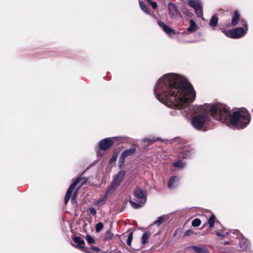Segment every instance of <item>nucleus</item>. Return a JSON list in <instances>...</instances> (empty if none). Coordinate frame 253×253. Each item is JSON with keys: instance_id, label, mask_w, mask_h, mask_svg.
I'll return each mask as SVG.
<instances>
[{"instance_id": "nucleus-10", "label": "nucleus", "mask_w": 253, "mask_h": 253, "mask_svg": "<svg viewBox=\"0 0 253 253\" xmlns=\"http://www.w3.org/2000/svg\"><path fill=\"white\" fill-rule=\"evenodd\" d=\"M74 242L77 245H76V247L82 250L83 251L88 253V251H87L86 249L84 247V241L83 240H82L80 237H75L74 238Z\"/></svg>"}, {"instance_id": "nucleus-11", "label": "nucleus", "mask_w": 253, "mask_h": 253, "mask_svg": "<svg viewBox=\"0 0 253 253\" xmlns=\"http://www.w3.org/2000/svg\"><path fill=\"white\" fill-rule=\"evenodd\" d=\"M158 24L169 36H171L172 34H175V32L173 29L167 26L163 22L159 21L158 22Z\"/></svg>"}, {"instance_id": "nucleus-29", "label": "nucleus", "mask_w": 253, "mask_h": 253, "mask_svg": "<svg viewBox=\"0 0 253 253\" xmlns=\"http://www.w3.org/2000/svg\"><path fill=\"white\" fill-rule=\"evenodd\" d=\"M85 239L87 241V242L90 244L94 243V240L90 235H87Z\"/></svg>"}, {"instance_id": "nucleus-31", "label": "nucleus", "mask_w": 253, "mask_h": 253, "mask_svg": "<svg viewBox=\"0 0 253 253\" xmlns=\"http://www.w3.org/2000/svg\"><path fill=\"white\" fill-rule=\"evenodd\" d=\"M244 242V240H243L241 241L240 242V245L241 247L243 249H245L248 247V244L247 243H245V244H243L242 245V243Z\"/></svg>"}, {"instance_id": "nucleus-21", "label": "nucleus", "mask_w": 253, "mask_h": 253, "mask_svg": "<svg viewBox=\"0 0 253 253\" xmlns=\"http://www.w3.org/2000/svg\"><path fill=\"white\" fill-rule=\"evenodd\" d=\"M164 218H165L163 216L159 217L157 220L154 222V223L151 225V226L154 225H156L157 227L160 226L161 224L163 222Z\"/></svg>"}, {"instance_id": "nucleus-8", "label": "nucleus", "mask_w": 253, "mask_h": 253, "mask_svg": "<svg viewBox=\"0 0 253 253\" xmlns=\"http://www.w3.org/2000/svg\"><path fill=\"white\" fill-rule=\"evenodd\" d=\"M113 138H105L102 140L99 143L100 148L102 150H107L113 144Z\"/></svg>"}, {"instance_id": "nucleus-26", "label": "nucleus", "mask_w": 253, "mask_h": 253, "mask_svg": "<svg viewBox=\"0 0 253 253\" xmlns=\"http://www.w3.org/2000/svg\"><path fill=\"white\" fill-rule=\"evenodd\" d=\"M201 224V220L198 218L194 219L192 222V226L194 227L199 226Z\"/></svg>"}, {"instance_id": "nucleus-20", "label": "nucleus", "mask_w": 253, "mask_h": 253, "mask_svg": "<svg viewBox=\"0 0 253 253\" xmlns=\"http://www.w3.org/2000/svg\"><path fill=\"white\" fill-rule=\"evenodd\" d=\"M129 202L130 205L131 206V207L134 209H138V208H140L142 206V204H144V203H141V201H140L138 203H136V202L132 201V200H130L129 201Z\"/></svg>"}, {"instance_id": "nucleus-14", "label": "nucleus", "mask_w": 253, "mask_h": 253, "mask_svg": "<svg viewBox=\"0 0 253 253\" xmlns=\"http://www.w3.org/2000/svg\"><path fill=\"white\" fill-rule=\"evenodd\" d=\"M189 27L187 28V31L190 33L195 32L197 29V25L195 22L192 19H190L189 21Z\"/></svg>"}, {"instance_id": "nucleus-23", "label": "nucleus", "mask_w": 253, "mask_h": 253, "mask_svg": "<svg viewBox=\"0 0 253 253\" xmlns=\"http://www.w3.org/2000/svg\"><path fill=\"white\" fill-rule=\"evenodd\" d=\"M173 166L179 169H182L184 167L185 164L181 161H177L173 164Z\"/></svg>"}, {"instance_id": "nucleus-30", "label": "nucleus", "mask_w": 253, "mask_h": 253, "mask_svg": "<svg viewBox=\"0 0 253 253\" xmlns=\"http://www.w3.org/2000/svg\"><path fill=\"white\" fill-rule=\"evenodd\" d=\"M158 140V138H153V139H144L145 142H148L149 144L154 143Z\"/></svg>"}, {"instance_id": "nucleus-9", "label": "nucleus", "mask_w": 253, "mask_h": 253, "mask_svg": "<svg viewBox=\"0 0 253 253\" xmlns=\"http://www.w3.org/2000/svg\"><path fill=\"white\" fill-rule=\"evenodd\" d=\"M79 179H77L75 181H74L72 184L70 185L69 189H68L65 197V203L67 204L68 201H69L71 194L75 188L76 186L78 184L79 182Z\"/></svg>"}, {"instance_id": "nucleus-15", "label": "nucleus", "mask_w": 253, "mask_h": 253, "mask_svg": "<svg viewBox=\"0 0 253 253\" xmlns=\"http://www.w3.org/2000/svg\"><path fill=\"white\" fill-rule=\"evenodd\" d=\"M111 192H112V191L110 190V189L108 188V189L106 191L105 195L97 201V204L98 205L104 204L106 201L108 194Z\"/></svg>"}, {"instance_id": "nucleus-32", "label": "nucleus", "mask_w": 253, "mask_h": 253, "mask_svg": "<svg viewBox=\"0 0 253 253\" xmlns=\"http://www.w3.org/2000/svg\"><path fill=\"white\" fill-rule=\"evenodd\" d=\"M150 2V5L152 6L153 9H155L157 6V4L155 1H152L151 0H147Z\"/></svg>"}, {"instance_id": "nucleus-22", "label": "nucleus", "mask_w": 253, "mask_h": 253, "mask_svg": "<svg viewBox=\"0 0 253 253\" xmlns=\"http://www.w3.org/2000/svg\"><path fill=\"white\" fill-rule=\"evenodd\" d=\"M193 250L196 253H206V251L205 249L199 248L198 247L194 246L192 247Z\"/></svg>"}, {"instance_id": "nucleus-33", "label": "nucleus", "mask_w": 253, "mask_h": 253, "mask_svg": "<svg viewBox=\"0 0 253 253\" xmlns=\"http://www.w3.org/2000/svg\"><path fill=\"white\" fill-rule=\"evenodd\" d=\"M90 212L91 214H95L96 213V210L93 209V208H91L90 209Z\"/></svg>"}, {"instance_id": "nucleus-37", "label": "nucleus", "mask_w": 253, "mask_h": 253, "mask_svg": "<svg viewBox=\"0 0 253 253\" xmlns=\"http://www.w3.org/2000/svg\"><path fill=\"white\" fill-rule=\"evenodd\" d=\"M180 112H181V113H182V114H184V113H183V111H180Z\"/></svg>"}, {"instance_id": "nucleus-17", "label": "nucleus", "mask_w": 253, "mask_h": 253, "mask_svg": "<svg viewBox=\"0 0 253 253\" xmlns=\"http://www.w3.org/2000/svg\"><path fill=\"white\" fill-rule=\"evenodd\" d=\"M239 17L240 15L238 12L237 11H235L232 20V25L233 26H236L237 24L239 19Z\"/></svg>"}, {"instance_id": "nucleus-5", "label": "nucleus", "mask_w": 253, "mask_h": 253, "mask_svg": "<svg viewBox=\"0 0 253 253\" xmlns=\"http://www.w3.org/2000/svg\"><path fill=\"white\" fill-rule=\"evenodd\" d=\"M188 5L194 10L198 17H202L203 15V6L200 0H187Z\"/></svg>"}, {"instance_id": "nucleus-35", "label": "nucleus", "mask_w": 253, "mask_h": 253, "mask_svg": "<svg viewBox=\"0 0 253 253\" xmlns=\"http://www.w3.org/2000/svg\"><path fill=\"white\" fill-rule=\"evenodd\" d=\"M191 231H190V230H188V231H187L186 232L185 234H186V235H189V234H190V233H191Z\"/></svg>"}, {"instance_id": "nucleus-7", "label": "nucleus", "mask_w": 253, "mask_h": 253, "mask_svg": "<svg viewBox=\"0 0 253 253\" xmlns=\"http://www.w3.org/2000/svg\"><path fill=\"white\" fill-rule=\"evenodd\" d=\"M133 193L135 197L141 201V203H144L146 202L147 199L146 193L144 190L138 188L136 189Z\"/></svg>"}, {"instance_id": "nucleus-6", "label": "nucleus", "mask_w": 253, "mask_h": 253, "mask_svg": "<svg viewBox=\"0 0 253 253\" xmlns=\"http://www.w3.org/2000/svg\"><path fill=\"white\" fill-rule=\"evenodd\" d=\"M126 175V171L125 170H121L114 177V180L111 183L109 188L112 191L117 188L121 182L123 181Z\"/></svg>"}, {"instance_id": "nucleus-24", "label": "nucleus", "mask_w": 253, "mask_h": 253, "mask_svg": "<svg viewBox=\"0 0 253 253\" xmlns=\"http://www.w3.org/2000/svg\"><path fill=\"white\" fill-rule=\"evenodd\" d=\"M139 5L141 9L145 13H149V10L148 8L145 3L142 1H139Z\"/></svg>"}, {"instance_id": "nucleus-1", "label": "nucleus", "mask_w": 253, "mask_h": 253, "mask_svg": "<svg viewBox=\"0 0 253 253\" xmlns=\"http://www.w3.org/2000/svg\"><path fill=\"white\" fill-rule=\"evenodd\" d=\"M157 98L167 106L178 110L184 109L187 117L192 115L187 108L196 97L192 85L183 77L173 73L162 76L156 84L154 90Z\"/></svg>"}, {"instance_id": "nucleus-27", "label": "nucleus", "mask_w": 253, "mask_h": 253, "mask_svg": "<svg viewBox=\"0 0 253 253\" xmlns=\"http://www.w3.org/2000/svg\"><path fill=\"white\" fill-rule=\"evenodd\" d=\"M103 228V224L102 222L97 223L95 226V229L97 232H100Z\"/></svg>"}, {"instance_id": "nucleus-18", "label": "nucleus", "mask_w": 253, "mask_h": 253, "mask_svg": "<svg viewBox=\"0 0 253 253\" xmlns=\"http://www.w3.org/2000/svg\"><path fill=\"white\" fill-rule=\"evenodd\" d=\"M151 235L150 233L146 232L142 236L141 243L143 245L145 244Z\"/></svg>"}, {"instance_id": "nucleus-4", "label": "nucleus", "mask_w": 253, "mask_h": 253, "mask_svg": "<svg viewBox=\"0 0 253 253\" xmlns=\"http://www.w3.org/2000/svg\"><path fill=\"white\" fill-rule=\"evenodd\" d=\"M244 25L245 26V28H237L234 30H232L229 32H224V34L228 37H230L233 39H238L243 36L247 31V25L246 23H245Z\"/></svg>"}, {"instance_id": "nucleus-36", "label": "nucleus", "mask_w": 253, "mask_h": 253, "mask_svg": "<svg viewBox=\"0 0 253 253\" xmlns=\"http://www.w3.org/2000/svg\"><path fill=\"white\" fill-rule=\"evenodd\" d=\"M216 235L219 237H222V235L219 232H217Z\"/></svg>"}, {"instance_id": "nucleus-13", "label": "nucleus", "mask_w": 253, "mask_h": 253, "mask_svg": "<svg viewBox=\"0 0 253 253\" xmlns=\"http://www.w3.org/2000/svg\"><path fill=\"white\" fill-rule=\"evenodd\" d=\"M168 6L169 14L172 17H175L180 15L179 10L176 8L173 4L169 3Z\"/></svg>"}, {"instance_id": "nucleus-28", "label": "nucleus", "mask_w": 253, "mask_h": 253, "mask_svg": "<svg viewBox=\"0 0 253 253\" xmlns=\"http://www.w3.org/2000/svg\"><path fill=\"white\" fill-rule=\"evenodd\" d=\"M133 238V234L132 233H130L128 235L127 239V244L128 246H130L131 241Z\"/></svg>"}, {"instance_id": "nucleus-25", "label": "nucleus", "mask_w": 253, "mask_h": 253, "mask_svg": "<svg viewBox=\"0 0 253 253\" xmlns=\"http://www.w3.org/2000/svg\"><path fill=\"white\" fill-rule=\"evenodd\" d=\"M214 221L215 216L214 215H212L210 217V218L208 220V223L209 224L210 228H212L213 227Z\"/></svg>"}, {"instance_id": "nucleus-2", "label": "nucleus", "mask_w": 253, "mask_h": 253, "mask_svg": "<svg viewBox=\"0 0 253 253\" xmlns=\"http://www.w3.org/2000/svg\"><path fill=\"white\" fill-rule=\"evenodd\" d=\"M210 112L215 120L228 126H234L239 128H244L250 121V116L245 109H240L230 115L225 105L216 104L211 107Z\"/></svg>"}, {"instance_id": "nucleus-3", "label": "nucleus", "mask_w": 253, "mask_h": 253, "mask_svg": "<svg viewBox=\"0 0 253 253\" xmlns=\"http://www.w3.org/2000/svg\"><path fill=\"white\" fill-rule=\"evenodd\" d=\"M200 110L201 113L194 117L192 120V125L198 129H200L203 127L209 118V112L207 110L205 109L203 107H200Z\"/></svg>"}, {"instance_id": "nucleus-12", "label": "nucleus", "mask_w": 253, "mask_h": 253, "mask_svg": "<svg viewBox=\"0 0 253 253\" xmlns=\"http://www.w3.org/2000/svg\"><path fill=\"white\" fill-rule=\"evenodd\" d=\"M135 151V149L134 148H131L129 149H127L123 152L120 158V162L122 165L124 163V160L126 157L132 154Z\"/></svg>"}, {"instance_id": "nucleus-16", "label": "nucleus", "mask_w": 253, "mask_h": 253, "mask_svg": "<svg viewBox=\"0 0 253 253\" xmlns=\"http://www.w3.org/2000/svg\"><path fill=\"white\" fill-rule=\"evenodd\" d=\"M218 23V18L216 16H213L210 20V26L212 28V29H214L215 27L217 25Z\"/></svg>"}, {"instance_id": "nucleus-34", "label": "nucleus", "mask_w": 253, "mask_h": 253, "mask_svg": "<svg viewBox=\"0 0 253 253\" xmlns=\"http://www.w3.org/2000/svg\"><path fill=\"white\" fill-rule=\"evenodd\" d=\"M92 249L96 251H98L99 250V249L96 247H93Z\"/></svg>"}, {"instance_id": "nucleus-19", "label": "nucleus", "mask_w": 253, "mask_h": 253, "mask_svg": "<svg viewBox=\"0 0 253 253\" xmlns=\"http://www.w3.org/2000/svg\"><path fill=\"white\" fill-rule=\"evenodd\" d=\"M178 180L176 176H173L171 177L168 183V186L170 189H172L174 187V183Z\"/></svg>"}]
</instances>
